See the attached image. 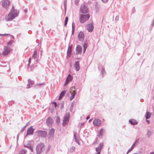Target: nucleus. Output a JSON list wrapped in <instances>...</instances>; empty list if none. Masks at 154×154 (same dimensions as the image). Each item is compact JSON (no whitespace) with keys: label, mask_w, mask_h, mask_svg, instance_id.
Listing matches in <instances>:
<instances>
[{"label":"nucleus","mask_w":154,"mask_h":154,"mask_svg":"<svg viewBox=\"0 0 154 154\" xmlns=\"http://www.w3.org/2000/svg\"><path fill=\"white\" fill-rule=\"evenodd\" d=\"M10 4L9 1L8 0H4L2 5V6L5 8L7 9L8 7Z\"/></svg>","instance_id":"obj_8"},{"label":"nucleus","mask_w":154,"mask_h":154,"mask_svg":"<svg viewBox=\"0 0 154 154\" xmlns=\"http://www.w3.org/2000/svg\"><path fill=\"white\" fill-rule=\"evenodd\" d=\"M85 36L84 33L82 32H80L78 35L79 40L80 41H83L84 39Z\"/></svg>","instance_id":"obj_12"},{"label":"nucleus","mask_w":154,"mask_h":154,"mask_svg":"<svg viewBox=\"0 0 154 154\" xmlns=\"http://www.w3.org/2000/svg\"><path fill=\"white\" fill-rule=\"evenodd\" d=\"M80 11L83 14H87L88 12V8L84 5H81L80 8Z\"/></svg>","instance_id":"obj_7"},{"label":"nucleus","mask_w":154,"mask_h":154,"mask_svg":"<svg viewBox=\"0 0 154 154\" xmlns=\"http://www.w3.org/2000/svg\"><path fill=\"white\" fill-rule=\"evenodd\" d=\"M76 94V92L74 91H72V92L71 93V96L69 98V100H72L75 97Z\"/></svg>","instance_id":"obj_23"},{"label":"nucleus","mask_w":154,"mask_h":154,"mask_svg":"<svg viewBox=\"0 0 154 154\" xmlns=\"http://www.w3.org/2000/svg\"><path fill=\"white\" fill-rule=\"evenodd\" d=\"M146 121L147 122V123L149 124V123H150V121L149 120H146Z\"/></svg>","instance_id":"obj_56"},{"label":"nucleus","mask_w":154,"mask_h":154,"mask_svg":"<svg viewBox=\"0 0 154 154\" xmlns=\"http://www.w3.org/2000/svg\"><path fill=\"white\" fill-rule=\"evenodd\" d=\"M70 117V113L67 112L64 115L63 122V125L65 126L67 125L69 121Z\"/></svg>","instance_id":"obj_2"},{"label":"nucleus","mask_w":154,"mask_h":154,"mask_svg":"<svg viewBox=\"0 0 154 154\" xmlns=\"http://www.w3.org/2000/svg\"><path fill=\"white\" fill-rule=\"evenodd\" d=\"M34 130V129H33L32 127H30L27 130L26 137L28 135L33 134Z\"/></svg>","instance_id":"obj_13"},{"label":"nucleus","mask_w":154,"mask_h":154,"mask_svg":"<svg viewBox=\"0 0 154 154\" xmlns=\"http://www.w3.org/2000/svg\"><path fill=\"white\" fill-rule=\"evenodd\" d=\"M15 15L10 12L7 16H6L5 19L7 21H11L15 18Z\"/></svg>","instance_id":"obj_10"},{"label":"nucleus","mask_w":154,"mask_h":154,"mask_svg":"<svg viewBox=\"0 0 154 154\" xmlns=\"http://www.w3.org/2000/svg\"><path fill=\"white\" fill-rule=\"evenodd\" d=\"M37 135L42 138H45L47 136V133L45 131H38L35 132Z\"/></svg>","instance_id":"obj_4"},{"label":"nucleus","mask_w":154,"mask_h":154,"mask_svg":"<svg viewBox=\"0 0 154 154\" xmlns=\"http://www.w3.org/2000/svg\"><path fill=\"white\" fill-rule=\"evenodd\" d=\"M10 34H0V36H5L7 35H9Z\"/></svg>","instance_id":"obj_39"},{"label":"nucleus","mask_w":154,"mask_h":154,"mask_svg":"<svg viewBox=\"0 0 154 154\" xmlns=\"http://www.w3.org/2000/svg\"><path fill=\"white\" fill-rule=\"evenodd\" d=\"M139 139H137L134 143H133V145H134L135 146L137 145L138 143V142H139Z\"/></svg>","instance_id":"obj_35"},{"label":"nucleus","mask_w":154,"mask_h":154,"mask_svg":"<svg viewBox=\"0 0 154 154\" xmlns=\"http://www.w3.org/2000/svg\"><path fill=\"white\" fill-rule=\"evenodd\" d=\"M30 150H31V151H32V152L33 151V149H32V146H31V148H30L29 149Z\"/></svg>","instance_id":"obj_59"},{"label":"nucleus","mask_w":154,"mask_h":154,"mask_svg":"<svg viewBox=\"0 0 154 154\" xmlns=\"http://www.w3.org/2000/svg\"><path fill=\"white\" fill-rule=\"evenodd\" d=\"M103 146V143H100L99 144V146L98 147L100 148V149H101Z\"/></svg>","instance_id":"obj_43"},{"label":"nucleus","mask_w":154,"mask_h":154,"mask_svg":"<svg viewBox=\"0 0 154 154\" xmlns=\"http://www.w3.org/2000/svg\"><path fill=\"white\" fill-rule=\"evenodd\" d=\"M28 82L29 83L27 84V86H31L34 84L33 82H32V81L30 80H28Z\"/></svg>","instance_id":"obj_30"},{"label":"nucleus","mask_w":154,"mask_h":154,"mask_svg":"<svg viewBox=\"0 0 154 154\" xmlns=\"http://www.w3.org/2000/svg\"><path fill=\"white\" fill-rule=\"evenodd\" d=\"M27 152L25 149H22L21 150L19 154H25Z\"/></svg>","instance_id":"obj_29"},{"label":"nucleus","mask_w":154,"mask_h":154,"mask_svg":"<svg viewBox=\"0 0 154 154\" xmlns=\"http://www.w3.org/2000/svg\"><path fill=\"white\" fill-rule=\"evenodd\" d=\"M24 147L28 148L29 149L30 148H31V146H30L24 145Z\"/></svg>","instance_id":"obj_41"},{"label":"nucleus","mask_w":154,"mask_h":154,"mask_svg":"<svg viewBox=\"0 0 154 154\" xmlns=\"http://www.w3.org/2000/svg\"><path fill=\"white\" fill-rule=\"evenodd\" d=\"M55 132V130L53 128H51L49 131L47 137L49 140L52 139Z\"/></svg>","instance_id":"obj_6"},{"label":"nucleus","mask_w":154,"mask_h":154,"mask_svg":"<svg viewBox=\"0 0 154 154\" xmlns=\"http://www.w3.org/2000/svg\"><path fill=\"white\" fill-rule=\"evenodd\" d=\"M46 122L47 125L49 126L53 123V121L52 118L49 117L47 119Z\"/></svg>","instance_id":"obj_16"},{"label":"nucleus","mask_w":154,"mask_h":154,"mask_svg":"<svg viewBox=\"0 0 154 154\" xmlns=\"http://www.w3.org/2000/svg\"><path fill=\"white\" fill-rule=\"evenodd\" d=\"M27 126V125H25V126H23L21 129V132L23 131L25 129L26 127Z\"/></svg>","instance_id":"obj_40"},{"label":"nucleus","mask_w":154,"mask_h":154,"mask_svg":"<svg viewBox=\"0 0 154 154\" xmlns=\"http://www.w3.org/2000/svg\"><path fill=\"white\" fill-rule=\"evenodd\" d=\"M133 154H139L138 153H133Z\"/></svg>","instance_id":"obj_64"},{"label":"nucleus","mask_w":154,"mask_h":154,"mask_svg":"<svg viewBox=\"0 0 154 154\" xmlns=\"http://www.w3.org/2000/svg\"><path fill=\"white\" fill-rule=\"evenodd\" d=\"M75 24L74 22L72 23V29H75Z\"/></svg>","instance_id":"obj_38"},{"label":"nucleus","mask_w":154,"mask_h":154,"mask_svg":"<svg viewBox=\"0 0 154 154\" xmlns=\"http://www.w3.org/2000/svg\"><path fill=\"white\" fill-rule=\"evenodd\" d=\"M75 29H72V34L73 35L74 33Z\"/></svg>","instance_id":"obj_53"},{"label":"nucleus","mask_w":154,"mask_h":154,"mask_svg":"<svg viewBox=\"0 0 154 154\" xmlns=\"http://www.w3.org/2000/svg\"><path fill=\"white\" fill-rule=\"evenodd\" d=\"M90 118V117L89 116H88L86 117V119L88 120Z\"/></svg>","instance_id":"obj_60"},{"label":"nucleus","mask_w":154,"mask_h":154,"mask_svg":"<svg viewBox=\"0 0 154 154\" xmlns=\"http://www.w3.org/2000/svg\"><path fill=\"white\" fill-rule=\"evenodd\" d=\"M31 58L30 57L29 60V64L31 63Z\"/></svg>","instance_id":"obj_51"},{"label":"nucleus","mask_w":154,"mask_h":154,"mask_svg":"<svg viewBox=\"0 0 154 154\" xmlns=\"http://www.w3.org/2000/svg\"><path fill=\"white\" fill-rule=\"evenodd\" d=\"M11 51L12 49L10 47L6 46L4 47L3 51L2 53V54L4 56L7 55Z\"/></svg>","instance_id":"obj_5"},{"label":"nucleus","mask_w":154,"mask_h":154,"mask_svg":"<svg viewBox=\"0 0 154 154\" xmlns=\"http://www.w3.org/2000/svg\"><path fill=\"white\" fill-rule=\"evenodd\" d=\"M93 125L94 126H100L101 123V120L98 119H95L93 122Z\"/></svg>","instance_id":"obj_9"},{"label":"nucleus","mask_w":154,"mask_h":154,"mask_svg":"<svg viewBox=\"0 0 154 154\" xmlns=\"http://www.w3.org/2000/svg\"><path fill=\"white\" fill-rule=\"evenodd\" d=\"M64 7H65H65H66V2L65 1L64 2Z\"/></svg>","instance_id":"obj_55"},{"label":"nucleus","mask_w":154,"mask_h":154,"mask_svg":"<svg viewBox=\"0 0 154 154\" xmlns=\"http://www.w3.org/2000/svg\"><path fill=\"white\" fill-rule=\"evenodd\" d=\"M37 56V52L36 50H35L33 52V54L32 56V59H34L35 60L36 57Z\"/></svg>","instance_id":"obj_24"},{"label":"nucleus","mask_w":154,"mask_h":154,"mask_svg":"<svg viewBox=\"0 0 154 154\" xmlns=\"http://www.w3.org/2000/svg\"><path fill=\"white\" fill-rule=\"evenodd\" d=\"M66 90H64L62 91L60 93V95L63 97L64 96L65 93H66Z\"/></svg>","instance_id":"obj_34"},{"label":"nucleus","mask_w":154,"mask_h":154,"mask_svg":"<svg viewBox=\"0 0 154 154\" xmlns=\"http://www.w3.org/2000/svg\"><path fill=\"white\" fill-rule=\"evenodd\" d=\"M52 104H54V107L56 108L57 106V103L55 102H53Z\"/></svg>","instance_id":"obj_47"},{"label":"nucleus","mask_w":154,"mask_h":154,"mask_svg":"<svg viewBox=\"0 0 154 154\" xmlns=\"http://www.w3.org/2000/svg\"><path fill=\"white\" fill-rule=\"evenodd\" d=\"M56 120L57 122V123H59L60 121V119H59V117L58 116H57V117L56 119Z\"/></svg>","instance_id":"obj_37"},{"label":"nucleus","mask_w":154,"mask_h":154,"mask_svg":"<svg viewBox=\"0 0 154 154\" xmlns=\"http://www.w3.org/2000/svg\"><path fill=\"white\" fill-rule=\"evenodd\" d=\"M119 16H116L115 17V20L116 21H117L119 20Z\"/></svg>","instance_id":"obj_45"},{"label":"nucleus","mask_w":154,"mask_h":154,"mask_svg":"<svg viewBox=\"0 0 154 154\" xmlns=\"http://www.w3.org/2000/svg\"><path fill=\"white\" fill-rule=\"evenodd\" d=\"M68 20V17H66L65 18V20H64V25L65 26H66L67 24Z\"/></svg>","instance_id":"obj_32"},{"label":"nucleus","mask_w":154,"mask_h":154,"mask_svg":"<svg viewBox=\"0 0 154 154\" xmlns=\"http://www.w3.org/2000/svg\"><path fill=\"white\" fill-rule=\"evenodd\" d=\"M74 67L76 71H78L80 69L79 61H76L74 64Z\"/></svg>","instance_id":"obj_19"},{"label":"nucleus","mask_w":154,"mask_h":154,"mask_svg":"<svg viewBox=\"0 0 154 154\" xmlns=\"http://www.w3.org/2000/svg\"><path fill=\"white\" fill-rule=\"evenodd\" d=\"M79 1V0H75V3L76 5H78Z\"/></svg>","instance_id":"obj_44"},{"label":"nucleus","mask_w":154,"mask_h":154,"mask_svg":"<svg viewBox=\"0 0 154 154\" xmlns=\"http://www.w3.org/2000/svg\"><path fill=\"white\" fill-rule=\"evenodd\" d=\"M94 26L92 23L87 25L86 26L87 30L89 32H91L94 29Z\"/></svg>","instance_id":"obj_11"},{"label":"nucleus","mask_w":154,"mask_h":154,"mask_svg":"<svg viewBox=\"0 0 154 154\" xmlns=\"http://www.w3.org/2000/svg\"><path fill=\"white\" fill-rule=\"evenodd\" d=\"M72 79V76L70 74H69L68 77H67L66 80V82L64 84V85H67L69 82L71 81Z\"/></svg>","instance_id":"obj_18"},{"label":"nucleus","mask_w":154,"mask_h":154,"mask_svg":"<svg viewBox=\"0 0 154 154\" xmlns=\"http://www.w3.org/2000/svg\"><path fill=\"white\" fill-rule=\"evenodd\" d=\"M90 16L89 14H81L79 17V20L80 23H83L87 21Z\"/></svg>","instance_id":"obj_1"},{"label":"nucleus","mask_w":154,"mask_h":154,"mask_svg":"<svg viewBox=\"0 0 154 154\" xmlns=\"http://www.w3.org/2000/svg\"><path fill=\"white\" fill-rule=\"evenodd\" d=\"M103 129H101L99 131L98 136L99 137H101L103 136Z\"/></svg>","instance_id":"obj_26"},{"label":"nucleus","mask_w":154,"mask_h":154,"mask_svg":"<svg viewBox=\"0 0 154 154\" xmlns=\"http://www.w3.org/2000/svg\"><path fill=\"white\" fill-rule=\"evenodd\" d=\"M83 53H85L86 50L88 47V44L86 43H85L83 46Z\"/></svg>","instance_id":"obj_27"},{"label":"nucleus","mask_w":154,"mask_h":154,"mask_svg":"<svg viewBox=\"0 0 154 154\" xmlns=\"http://www.w3.org/2000/svg\"><path fill=\"white\" fill-rule=\"evenodd\" d=\"M45 84V83L44 82H43L41 83L37 84H36V85H38V86H40V85H44Z\"/></svg>","instance_id":"obj_42"},{"label":"nucleus","mask_w":154,"mask_h":154,"mask_svg":"<svg viewBox=\"0 0 154 154\" xmlns=\"http://www.w3.org/2000/svg\"><path fill=\"white\" fill-rule=\"evenodd\" d=\"M135 146L133 144V145H132V146H131V148H130L132 150H133V149L134 148V147Z\"/></svg>","instance_id":"obj_48"},{"label":"nucleus","mask_w":154,"mask_h":154,"mask_svg":"<svg viewBox=\"0 0 154 154\" xmlns=\"http://www.w3.org/2000/svg\"><path fill=\"white\" fill-rule=\"evenodd\" d=\"M98 69L99 70H100V69H101L102 75L103 76V75H105L106 73L104 69V68H100V67H99Z\"/></svg>","instance_id":"obj_28"},{"label":"nucleus","mask_w":154,"mask_h":154,"mask_svg":"<svg viewBox=\"0 0 154 154\" xmlns=\"http://www.w3.org/2000/svg\"><path fill=\"white\" fill-rule=\"evenodd\" d=\"M27 11H28V9H25L24 10V11L26 12H27Z\"/></svg>","instance_id":"obj_57"},{"label":"nucleus","mask_w":154,"mask_h":154,"mask_svg":"<svg viewBox=\"0 0 154 154\" xmlns=\"http://www.w3.org/2000/svg\"><path fill=\"white\" fill-rule=\"evenodd\" d=\"M75 148L74 146H72L69 149V152H73L75 150Z\"/></svg>","instance_id":"obj_33"},{"label":"nucleus","mask_w":154,"mask_h":154,"mask_svg":"<svg viewBox=\"0 0 154 154\" xmlns=\"http://www.w3.org/2000/svg\"><path fill=\"white\" fill-rule=\"evenodd\" d=\"M132 150L131 149V148L129 149V150H128V152H130Z\"/></svg>","instance_id":"obj_58"},{"label":"nucleus","mask_w":154,"mask_h":154,"mask_svg":"<svg viewBox=\"0 0 154 154\" xmlns=\"http://www.w3.org/2000/svg\"><path fill=\"white\" fill-rule=\"evenodd\" d=\"M102 1L103 3H106L108 0H101Z\"/></svg>","instance_id":"obj_46"},{"label":"nucleus","mask_w":154,"mask_h":154,"mask_svg":"<svg viewBox=\"0 0 154 154\" xmlns=\"http://www.w3.org/2000/svg\"><path fill=\"white\" fill-rule=\"evenodd\" d=\"M10 13L12 14L15 15V16L17 17L19 14L18 11L14 9V6H13L11 10Z\"/></svg>","instance_id":"obj_17"},{"label":"nucleus","mask_w":154,"mask_h":154,"mask_svg":"<svg viewBox=\"0 0 154 154\" xmlns=\"http://www.w3.org/2000/svg\"><path fill=\"white\" fill-rule=\"evenodd\" d=\"M73 105L72 104L71 107L70 108V111H71V110L72 109V108L73 107Z\"/></svg>","instance_id":"obj_54"},{"label":"nucleus","mask_w":154,"mask_h":154,"mask_svg":"<svg viewBox=\"0 0 154 154\" xmlns=\"http://www.w3.org/2000/svg\"><path fill=\"white\" fill-rule=\"evenodd\" d=\"M101 149H100V148H99V147H97V148H96V152H97V153H98L99 154H100V150H101Z\"/></svg>","instance_id":"obj_31"},{"label":"nucleus","mask_w":154,"mask_h":154,"mask_svg":"<svg viewBox=\"0 0 154 154\" xmlns=\"http://www.w3.org/2000/svg\"><path fill=\"white\" fill-rule=\"evenodd\" d=\"M151 114L148 112H146V115L145 117L146 119H149L151 116Z\"/></svg>","instance_id":"obj_25"},{"label":"nucleus","mask_w":154,"mask_h":154,"mask_svg":"<svg viewBox=\"0 0 154 154\" xmlns=\"http://www.w3.org/2000/svg\"><path fill=\"white\" fill-rule=\"evenodd\" d=\"M44 146V145L43 143H41L38 144L36 147V150L37 154H40L43 151V148Z\"/></svg>","instance_id":"obj_3"},{"label":"nucleus","mask_w":154,"mask_h":154,"mask_svg":"<svg viewBox=\"0 0 154 154\" xmlns=\"http://www.w3.org/2000/svg\"><path fill=\"white\" fill-rule=\"evenodd\" d=\"M153 134V131L150 130V129H148L146 134V135L148 137H149Z\"/></svg>","instance_id":"obj_22"},{"label":"nucleus","mask_w":154,"mask_h":154,"mask_svg":"<svg viewBox=\"0 0 154 154\" xmlns=\"http://www.w3.org/2000/svg\"><path fill=\"white\" fill-rule=\"evenodd\" d=\"M135 146L133 144V145H132V146H131V148H130L132 150H133V149L134 148V147Z\"/></svg>","instance_id":"obj_50"},{"label":"nucleus","mask_w":154,"mask_h":154,"mask_svg":"<svg viewBox=\"0 0 154 154\" xmlns=\"http://www.w3.org/2000/svg\"><path fill=\"white\" fill-rule=\"evenodd\" d=\"M13 42V40H11L7 43L8 45H11Z\"/></svg>","instance_id":"obj_36"},{"label":"nucleus","mask_w":154,"mask_h":154,"mask_svg":"<svg viewBox=\"0 0 154 154\" xmlns=\"http://www.w3.org/2000/svg\"><path fill=\"white\" fill-rule=\"evenodd\" d=\"M11 36L12 37V39H13V38H14V37H13V35H11Z\"/></svg>","instance_id":"obj_62"},{"label":"nucleus","mask_w":154,"mask_h":154,"mask_svg":"<svg viewBox=\"0 0 154 154\" xmlns=\"http://www.w3.org/2000/svg\"><path fill=\"white\" fill-rule=\"evenodd\" d=\"M63 97H62V96H61L60 95V96L59 97L58 100H59L61 99Z\"/></svg>","instance_id":"obj_52"},{"label":"nucleus","mask_w":154,"mask_h":154,"mask_svg":"<svg viewBox=\"0 0 154 154\" xmlns=\"http://www.w3.org/2000/svg\"><path fill=\"white\" fill-rule=\"evenodd\" d=\"M74 138L75 139V141L79 143V138L78 135H77V134L75 132L74 133Z\"/></svg>","instance_id":"obj_20"},{"label":"nucleus","mask_w":154,"mask_h":154,"mask_svg":"<svg viewBox=\"0 0 154 154\" xmlns=\"http://www.w3.org/2000/svg\"><path fill=\"white\" fill-rule=\"evenodd\" d=\"M84 124V123H82L81 124V125H82Z\"/></svg>","instance_id":"obj_63"},{"label":"nucleus","mask_w":154,"mask_h":154,"mask_svg":"<svg viewBox=\"0 0 154 154\" xmlns=\"http://www.w3.org/2000/svg\"><path fill=\"white\" fill-rule=\"evenodd\" d=\"M76 50L77 54H81L82 53V48L81 46L79 45H78L76 47Z\"/></svg>","instance_id":"obj_15"},{"label":"nucleus","mask_w":154,"mask_h":154,"mask_svg":"<svg viewBox=\"0 0 154 154\" xmlns=\"http://www.w3.org/2000/svg\"><path fill=\"white\" fill-rule=\"evenodd\" d=\"M149 154H154V151L150 152Z\"/></svg>","instance_id":"obj_61"},{"label":"nucleus","mask_w":154,"mask_h":154,"mask_svg":"<svg viewBox=\"0 0 154 154\" xmlns=\"http://www.w3.org/2000/svg\"><path fill=\"white\" fill-rule=\"evenodd\" d=\"M129 123L132 125H135L137 124V122L134 119H131L129 120Z\"/></svg>","instance_id":"obj_21"},{"label":"nucleus","mask_w":154,"mask_h":154,"mask_svg":"<svg viewBox=\"0 0 154 154\" xmlns=\"http://www.w3.org/2000/svg\"><path fill=\"white\" fill-rule=\"evenodd\" d=\"M135 146L133 144V145H132V146H131V148H130L132 150H133V149L134 148V147Z\"/></svg>","instance_id":"obj_49"},{"label":"nucleus","mask_w":154,"mask_h":154,"mask_svg":"<svg viewBox=\"0 0 154 154\" xmlns=\"http://www.w3.org/2000/svg\"><path fill=\"white\" fill-rule=\"evenodd\" d=\"M72 45H69L68 46L67 51V57L69 58L70 57L71 53L72 51Z\"/></svg>","instance_id":"obj_14"}]
</instances>
